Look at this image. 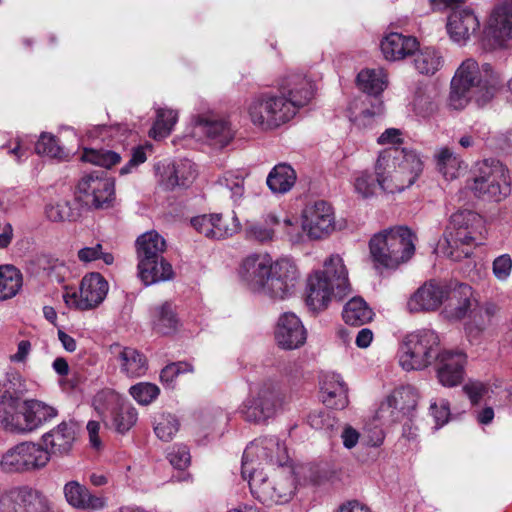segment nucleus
Segmentation results:
<instances>
[{
    "mask_svg": "<svg viewBox=\"0 0 512 512\" xmlns=\"http://www.w3.org/2000/svg\"><path fill=\"white\" fill-rule=\"evenodd\" d=\"M402 132L396 128L386 129L377 139L380 145H389L388 147H400L402 143Z\"/></svg>",
    "mask_w": 512,
    "mask_h": 512,
    "instance_id": "774afa93",
    "label": "nucleus"
},
{
    "mask_svg": "<svg viewBox=\"0 0 512 512\" xmlns=\"http://www.w3.org/2000/svg\"><path fill=\"white\" fill-rule=\"evenodd\" d=\"M438 382L447 388L460 385L465 376L467 355L461 350H441L434 360Z\"/></svg>",
    "mask_w": 512,
    "mask_h": 512,
    "instance_id": "aec40b11",
    "label": "nucleus"
},
{
    "mask_svg": "<svg viewBox=\"0 0 512 512\" xmlns=\"http://www.w3.org/2000/svg\"><path fill=\"white\" fill-rule=\"evenodd\" d=\"M155 170L163 188L172 190L179 186V180L175 174L177 170H175L173 162H160L155 166Z\"/></svg>",
    "mask_w": 512,
    "mask_h": 512,
    "instance_id": "4d7b16f0",
    "label": "nucleus"
},
{
    "mask_svg": "<svg viewBox=\"0 0 512 512\" xmlns=\"http://www.w3.org/2000/svg\"><path fill=\"white\" fill-rule=\"evenodd\" d=\"M93 406L105 427L119 434L127 433L138 419L136 408L112 389L99 391L94 396Z\"/></svg>",
    "mask_w": 512,
    "mask_h": 512,
    "instance_id": "0eeeda50",
    "label": "nucleus"
},
{
    "mask_svg": "<svg viewBox=\"0 0 512 512\" xmlns=\"http://www.w3.org/2000/svg\"><path fill=\"white\" fill-rule=\"evenodd\" d=\"M302 230L309 239H321L335 228V215L332 206L319 200L307 204L302 211Z\"/></svg>",
    "mask_w": 512,
    "mask_h": 512,
    "instance_id": "a211bd4d",
    "label": "nucleus"
},
{
    "mask_svg": "<svg viewBox=\"0 0 512 512\" xmlns=\"http://www.w3.org/2000/svg\"><path fill=\"white\" fill-rule=\"evenodd\" d=\"M512 258L509 254H502L494 259L492 271L494 276L500 280L505 281L511 274Z\"/></svg>",
    "mask_w": 512,
    "mask_h": 512,
    "instance_id": "680f3d73",
    "label": "nucleus"
},
{
    "mask_svg": "<svg viewBox=\"0 0 512 512\" xmlns=\"http://www.w3.org/2000/svg\"><path fill=\"white\" fill-rule=\"evenodd\" d=\"M114 193V182L107 172L94 170L79 180L76 197L88 207L103 208L112 202Z\"/></svg>",
    "mask_w": 512,
    "mask_h": 512,
    "instance_id": "f8f14e48",
    "label": "nucleus"
},
{
    "mask_svg": "<svg viewBox=\"0 0 512 512\" xmlns=\"http://www.w3.org/2000/svg\"><path fill=\"white\" fill-rule=\"evenodd\" d=\"M274 265L267 254H251L247 256L239 270V275L247 287L256 293H260L265 287L266 279Z\"/></svg>",
    "mask_w": 512,
    "mask_h": 512,
    "instance_id": "5701e85b",
    "label": "nucleus"
},
{
    "mask_svg": "<svg viewBox=\"0 0 512 512\" xmlns=\"http://www.w3.org/2000/svg\"><path fill=\"white\" fill-rule=\"evenodd\" d=\"M422 171L420 156L407 148L387 147L381 150L374 165L380 189L392 194L410 188Z\"/></svg>",
    "mask_w": 512,
    "mask_h": 512,
    "instance_id": "7ed1b4c3",
    "label": "nucleus"
},
{
    "mask_svg": "<svg viewBox=\"0 0 512 512\" xmlns=\"http://www.w3.org/2000/svg\"><path fill=\"white\" fill-rule=\"evenodd\" d=\"M167 458L171 465L177 469L187 468L191 461L190 452L185 445H174L168 452Z\"/></svg>",
    "mask_w": 512,
    "mask_h": 512,
    "instance_id": "bf43d9fd",
    "label": "nucleus"
},
{
    "mask_svg": "<svg viewBox=\"0 0 512 512\" xmlns=\"http://www.w3.org/2000/svg\"><path fill=\"white\" fill-rule=\"evenodd\" d=\"M342 316L347 324L361 326L372 319L373 311L363 298L353 297L344 306Z\"/></svg>",
    "mask_w": 512,
    "mask_h": 512,
    "instance_id": "58836bf2",
    "label": "nucleus"
},
{
    "mask_svg": "<svg viewBox=\"0 0 512 512\" xmlns=\"http://www.w3.org/2000/svg\"><path fill=\"white\" fill-rule=\"evenodd\" d=\"M283 229L286 236L292 243H300L303 241L304 234H306L302 230V225L299 226L298 220L296 218H287L283 222Z\"/></svg>",
    "mask_w": 512,
    "mask_h": 512,
    "instance_id": "69168bd1",
    "label": "nucleus"
},
{
    "mask_svg": "<svg viewBox=\"0 0 512 512\" xmlns=\"http://www.w3.org/2000/svg\"><path fill=\"white\" fill-rule=\"evenodd\" d=\"M173 163L175 170H177L175 174L179 180V186H188L196 176L195 165L189 160H180Z\"/></svg>",
    "mask_w": 512,
    "mask_h": 512,
    "instance_id": "052dcab7",
    "label": "nucleus"
},
{
    "mask_svg": "<svg viewBox=\"0 0 512 512\" xmlns=\"http://www.w3.org/2000/svg\"><path fill=\"white\" fill-rule=\"evenodd\" d=\"M279 224L276 215L269 213L262 221H248L244 227L246 239L258 243H267L274 238V227Z\"/></svg>",
    "mask_w": 512,
    "mask_h": 512,
    "instance_id": "e433bc0d",
    "label": "nucleus"
},
{
    "mask_svg": "<svg viewBox=\"0 0 512 512\" xmlns=\"http://www.w3.org/2000/svg\"><path fill=\"white\" fill-rule=\"evenodd\" d=\"M78 258L81 262H92L102 260L106 265L114 263V256L111 252L104 250L102 244L97 243L91 247H84L78 251Z\"/></svg>",
    "mask_w": 512,
    "mask_h": 512,
    "instance_id": "5fc2aeb1",
    "label": "nucleus"
},
{
    "mask_svg": "<svg viewBox=\"0 0 512 512\" xmlns=\"http://www.w3.org/2000/svg\"><path fill=\"white\" fill-rule=\"evenodd\" d=\"M512 40V2L504 0L494 7L483 31L486 49L506 48Z\"/></svg>",
    "mask_w": 512,
    "mask_h": 512,
    "instance_id": "4468645a",
    "label": "nucleus"
},
{
    "mask_svg": "<svg viewBox=\"0 0 512 512\" xmlns=\"http://www.w3.org/2000/svg\"><path fill=\"white\" fill-rule=\"evenodd\" d=\"M48 462L49 452L43 446L22 442L7 450L0 464L6 472H31L44 468Z\"/></svg>",
    "mask_w": 512,
    "mask_h": 512,
    "instance_id": "9d476101",
    "label": "nucleus"
},
{
    "mask_svg": "<svg viewBox=\"0 0 512 512\" xmlns=\"http://www.w3.org/2000/svg\"><path fill=\"white\" fill-rule=\"evenodd\" d=\"M439 93L434 86L418 89L413 100V110L422 118L432 117L439 108Z\"/></svg>",
    "mask_w": 512,
    "mask_h": 512,
    "instance_id": "4c0bfd02",
    "label": "nucleus"
},
{
    "mask_svg": "<svg viewBox=\"0 0 512 512\" xmlns=\"http://www.w3.org/2000/svg\"><path fill=\"white\" fill-rule=\"evenodd\" d=\"M468 187L478 198L499 202L511 193L508 170L499 160L486 159Z\"/></svg>",
    "mask_w": 512,
    "mask_h": 512,
    "instance_id": "6e6552de",
    "label": "nucleus"
},
{
    "mask_svg": "<svg viewBox=\"0 0 512 512\" xmlns=\"http://www.w3.org/2000/svg\"><path fill=\"white\" fill-rule=\"evenodd\" d=\"M75 439L76 425L72 421H63L42 436L44 449L49 452V459L51 456L68 455L72 450Z\"/></svg>",
    "mask_w": 512,
    "mask_h": 512,
    "instance_id": "bb28decb",
    "label": "nucleus"
},
{
    "mask_svg": "<svg viewBox=\"0 0 512 512\" xmlns=\"http://www.w3.org/2000/svg\"><path fill=\"white\" fill-rule=\"evenodd\" d=\"M473 291L470 285L459 283L449 288L446 312L452 319H462L468 315L473 305Z\"/></svg>",
    "mask_w": 512,
    "mask_h": 512,
    "instance_id": "2f4dec72",
    "label": "nucleus"
},
{
    "mask_svg": "<svg viewBox=\"0 0 512 512\" xmlns=\"http://www.w3.org/2000/svg\"><path fill=\"white\" fill-rule=\"evenodd\" d=\"M49 499L29 486L10 489L0 496V512H50Z\"/></svg>",
    "mask_w": 512,
    "mask_h": 512,
    "instance_id": "dca6fc26",
    "label": "nucleus"
},
{
    "mask_svg": "<svg viewBox=\"0 0 512 512\" xmlns=\"http://www.w3.org/2000/svg\"><path fill=\"white\" fill-rule=\"evenodd\" d=\"M388 241L390 242L389 229H385L375 234L369 242L370 254L377 266L388 268L390 247L384 244Z\"/></svg>",
    "mask_w": 512,
    "mask_h": 512,
    "instance_id": "a18cd8bd",
    "label": "nucleus"
},
{
    "mask_svg": "<svg viewBox=\"0 0 512 512\" xmlns=\"http://www.w3.org/2000/svg\"><path fill=\"white\" fill-rule=\"evenodd\" d=\"M178 119L177 112L171 109H158L157 119L150 134L156 138L168 136Z\"/></svg>",
    "mask_w": 512,
    "mask_h": 512,
    "instance_id": "de8ad7c7",
    "label": "nucleus"
},
{
    "mask_svg": "<svg viewBox=\"0 0 512 512\" xmlns=\"http://www.w3.org/2000/svg\"><path fill=\"white\" fill-rule=\"evenodd\" d=\"M25 401L11 382L4 383L0 389V429L13 434H24L25 431Z\"/></svg>",
    "mask_w": 512,
    "mask_h": 512,
    "instance_id": "f3484780",
    "label": "nucleus"
},
{
    "mask_svg": "<svg viewBox=\"0 0 512 512\" xmlns=\"http://www.w3.org/2000/svg\"><path fill=\"white\" fill-rule=\"evenodd\" d=\"M264 468L253 466L251 471H246V467H242L241 473L244 479L248 480L250 491L253 496L264 504H271L274 495V481L269 480L264 473Z\"/></svg>",
    "mask_w": 512,
    "mask_h": 512,
    "instance_id": "72a5a7b5",
    "label": "nucleus"
},
{
    "mask_svg": "<svg viewBox=\"0 0 512 512\" xmlns=\"http://www.w3.org/2000/svg\"><path fill=\"white\" fill-rule=\"evenodd\" d=\"M165 250V239L154 230L137 238L138 275L146 286L173 279L172 265L163 257Z\"/></svg>",
    "mask_w": 512,
    "mask_h": 512,
    "instance_id": "39448f33",
    "label": "nucleus"
},
{
    "mask_svg": "<svg viewBox=\"0 0 512 512\" xmlns=\"http://www.w3.org/2000/svg\"><path fill=\"white\" fill-rule=\"evenodd\" d=\"M354 189L357 194L365 199L376 195L377 190L380 189L377 176L374 177L368 172H362L355 178Z\"/></svg>",
    "mask_w": 512,
    "mask_h": 512,
    "instance_id": "6e6d98bb",
    "label": "nucleus"
},
{
    "mask_svg": "<svg viewBox=\"0 0 512 512\" xmlns=\"http://www.w3.org/2000/svg\"><path fill=\"white\" fill-rule=\"evenodd\" d=\"M348 389L340 375L328 373L321 380L322 402L332 409L342 410L349 404Z\"/></svg>",
    "mask_w": 512,
    "mask_h": 512,
    "instance_id": "c756f323",
    "label": "nucleus"
},
{
    "mask_svg": "<svg viewBox=\"0 0 512 512\" xmlns=\"http://www.w3.org/2000/svg\"><path fill=\"white\" fill-rule=\"evenodd\" d=\"M274 495L271 499V504H282L290 500L292 496V485L289 478H283L278 481H274Z\"/></svg>",
    "mask_w": 512,
    "mask_h": 512,
    "instance_id": "0e129e2a",
    "label": "nucleus"
},
{
    "mask_svg": "<svg viewBox=\"0 0 512 512\" xmlns=\"http://www.w3.org/2000/svg\"><path fill=\"white\" fill-rule=\"evenodd\" d=\"M67 503L78 510L99 511L106 507V498L93 494L85 485L72 480L63 487Z\"/></svg>",
    "mask_w": 512,
    "mask_h": 512,
    "instance_id": "cd10ccee",
    "label": "nucleus"
},
{
    "mask_svg": "<svg viewBox=\"0 0 512 512\" xmlns=\"http://www.w3.org/2000/svg\"><path fill=\"white\" fill-rule=\"evenodd\" d=\"M81 159L94 165L110 168L120 162V155L108 150L84 149Z\"/></svg>",
    "mask_w": 512,
    "mask_h": 512,
    "instance_id": "8fccbe9b",
    "label": "nucleus"
},
{
    "mask_svg": "<svg viewBox=\"0 0 512 512\" xmlns=\"http://www.w3.org/2000/svg\"><path fill=\"white\" fill-rule=\"evenodd\" d=\"M442 56L433 48H425L416 54L414 66L416 70L424 75L435 74L442 66Z\"/></svg>",
    "mask_w": 512,
    "mask_h": 512,
    "instance_id": "c03bdc74",
    "label": "nucleus"
},
{
    "mask_svg": "<svg viewBox=\"0 0 512 512\" xmlns=\"http://www.w3.org/2000/svg\"><path fill=\"white\" fill-rule=\"evenodd\" d=\"M448 297L449 287L431 280L425 282L411 295L407 309L411 313L436 311Z\"/></svg>",
    "mask_w": 512,
    "mask_h": 512,
    "instance_id": "412c9836",
    "label": "nucleus"
},
{
    "mask_svg": "<svg viewBox=\"0 0 512 512\" xmlns=\"http://www.w3.org/2000/svg\"><path fill=\"white\" fill-rule=\"evenodd\" d=\"M480 29V22L474 11L457 5L448 16L447 31L451 40L465 45Z\"/></svg>",
    "mask_w": 512,
    "mask_h": 512,
    "instance_id": "4be33fe9",
    "label": "nucleus"
},
{
    "mask_svg": "<svg viewBox=\"0 0 512 512\" xmlns=\"http://www.w3.org/2000/svg\"><path fill=\"white\" fill-rule=\"evenodd\" d=\"M191 224L196 231L203 234L205 237L212 239V214L196 216L192 218Z\"/></svg>",
    "mask_w": 512,
    "mask_h": 512,
    "instance_id": "338daca9",
    "label": "nucleus"
},
{
    "mask_svg": "<svg viewBox=\"0 0 512 512\" xmlns=\"http://www.w3.org/2000/svg\"><path fill=\"white\" fill-rule=\"evenodd\" d=\"M477 214L472 211H458L451 215L450 226L446 234V254L454 261H460L472 254L468 248L474 240L471 223L477 219Z\"/></svg>",
    "mask_w": 512,
    "mask_h": 512,
    "instance_id": "9b49d317",
    "label": "nucleus"
},
{
    "mask_svg": "<svg viewBox=\"0 0 512 512\" xmlns=\"http://www.w3.org/2000/svg\"><path fill=\"white\" fill-rule=\"evenodd\" d=\"M57 416V410L39 400L25 401V431L31 432Z\"/></svg>",
    "mask_w": 512,
    "mask_h": 512,
    "instance_id": "f704fd0d",
    "label": "nucleus"
},
{
    "mask_svg": "<svg viewBox=\"0 0 512 512\" xmlns=\"http://www.w3.org/2000/svg\"><path fill=\"white\" fill-rule=\"evenodd\" d=\"M111 360L119 367L120 372L129 378H138L146 374L148 362L146 356L133 347L119 343L110 345Z\"/></svg>",
    "mask_w": 512,
    "mask_h": 512,
    "instance_id": "b1692460",
    "label": "nucleus"
},
{
    "mask_svg": "<svg viewBox=\"0 0 512 512\" xmlns=\"http://www.w3.org/2000/svg\"><path fill=\"white\" fill-rule=\"evenodd\" d=\"M284 401L279 382L267 379L262 383L257 396L244 402L241 413L248 422L262 423L273 417Z\"/></svg>",
    "mask_w": 512,
    "mask_h": 512,
    "instance_id": "1a4fd4ad",
    "label": "nucleus"
},
{
    "mask_svg": "<svg viewBox=\"0 0 512 512\" xmlns=\"http://www.w3.org/2000/svg\"><path fill=\"white\" fill-rule=\"evenodd\" d=\"M502 82V75L490 64L485 63L480 68L474 59L468 58L461 63L451 80L448 105L462 110L474 99L479 106H483L495 96Z\"/></svg>",
    "mask_w": 512,
    "mask_h": 512,
    "instance_id": "f03ea898",
    "label": "nucleus"
},
{
    "mask_svg": "<svg viewBox=\"0 0 512 512\" xmlns=\"http://www.w3.org/2000/svg\"><path fill=\"white\" fill-rule=\"evenodd\" d=\"M430 413L436 422V427H442L445 423L448 422L450 417L449 402L445 399H440L438 402H432L430 404Z\"/></svg>",
    "mask_w": 512,
    "mask_h": 512,
    "instance_id": "e2e57ef3",
    "label": "nucleus"
},
{
    "mask_svg": "<svg viewBox=\"0 0 512 512\" xmlns=\"http://www.w3.org/2000/svg\"><path fill=\"white\" fill-rule=\"evenodd\" d=\"M440 338L432 329H419L403 337L398 362L404 371H421L433 364L440 352Z\"/></svg>",
    "mask_w": 512,
    "mask_h": 512,
    "instance_id": "423d86ee",
    "label": "nucleus"
},
{
    "mask_svg": "<svg viewBox=\"0 0 512 512\" xmlns=\"http://www.w3.org/2000/svg\"><path fill=\"white\" fill-rule=\"evenodd\" d=\"M109 285L105 278L97 272L83 277L79 294H65L64 301L68 306L79 310H89L100 305L108 293Z\"/></svg>",
    "mask_w": 512,
    "mask_h": 512,
    "instance_id": "6ab92c4d",
    "label": "nucleus"
},
{
    "mask_svg": "<svg viewBox=\"0 0 512 512\" xmlns=\"http://www.w3.org/2000/svg\"><path fill=\"white\" fill-rule=\"evenodd\" d=\"M179 427L180 424L176 416L163 413L155 420L154 432L160 440L169 442L176 435Z\"/></svg>",
    "mask_w": 512,
    "mask_h": 512,
    "instance_id": "09e8293b",
    "label": "nucleus"
},
{
    "mask_svg": "<svg viewBox=\"0 0 512 512\" xmlns=\"http://www.w3.org/2000/svg\"><path fill=\"white\" fill-rule=\"evenodd\" d=\"M46 216L53 222L71 221L74 218V212L71 204L66 199H59L46 205Z\"/></svg>",
    "mask_w": 512,
    "mask_h": 512,
    "instance_id": "603ef678",
    "label": "nucleus"
},
{
    "mask_svg": "<svg viewBox=\"0 0 512 512\" xmlns=\"http://www.w3.org/2000/svg\"><path fill=\"white\" fill-rule=\"evenodd\" d=\"M434 157L437 169L446 179H454L457 177L458 170L462 164L458 155L448 147H442L435 153Z\"/></svg>",
    "mask_w": 512,
    "mask_h": 512,
    "instance_id": "37998d69",
    "label": "nucleus"
},
{
    "mask_svg": "<svg viewBox=\"0 0 512 512\" xmlns=\"http://www.w3.org/2000/svg\"><path fill=\"white\" fill-rule=\"evenodd\" d=\"M412 395V390L410 388H399L395 389L384 402L381 403L380 408L377 412L378 419H385L386 413H389V417L391 420L397 418V415L400 411L404 410L406 407L402 403V400L405 397Z\"/></svg>",
    "mask_w": 512,
    "mask_h": 512,
    "instance_id": "79ce46f5",
    "label": "nucleus"
},
{
    "mask_svg": "<svg viewBox=\"0 0 512 512\" xmlns=\"http://www.w3.org/2000/svg\"><path fill=\"white\" fill-rule=\"evenodd\" d=\"M129 393L140 405H149L158 397L160 389L155 384L140 382L131 386Z\"/></svg>",
    "mask_w": 512,
    "mask_h": 512,
    "instance_id": "3c124183",
    "label": "nucleus"
},
{
    "mask_svg": "<svg viewBox=\"0 0 512 512\" xmlns=\"http://www.w3.org/2000/svg\"><path fill=\"white\" fill-rule=\"evenodd\" d=\"M192 371V365L187 362L179 361L175 363H170L161 370L160 380L164 385L172 387L178 375Z\"/></svg>",
    "mask_w": 512,
    "mask_h": 512,
    "instance_id": "13d9d810",
    "label": "nucleus"
},
{
    "mask_svg": "<svg viewBox=\"0 0 512 512\" xmlns=\"http://www.w3.org/2000/svg\"><path fill=\"white\" fill-rule=\"evenodd\" d=\"M22 287V274L12 265L0 266V301L14 297Z\"/></svg>",
    "mask_w": 512,
    "mask_h": 512,
    "instance_id": "a19ab883",
    "label": "nucleus"
},
{
    "mask_svg": "<svg viewBox=\"0 0 512 512\" xmlns=\"http://www.w3.org/2000/svg\"><path fill=\"white\" fill-rule=\"evenodd\" d=\"M357 85L363 92L376 96L387 86V75L383 69H365L359 72Z\"/></svg>",
    "mask_w": 512,
    "mask_h": 512,
    "instance_id": "ea45409f",
    "label": "nucleus"
},
{
    "mask_svg": "<svg viewBox=\"0 0 512 512\" xmlns=\"http://www.w3.org/2000/svg\"><path fill=\"white\" fill-rule=\"evenodd\" d=\"M313 96L312 82L301 75H292L281 85L280 91H264L251 97L247 113L256 127L274 130L289 122Z\"/></svg>",
    "mask_w": 512,
    "mask_h": 512,
    "instance_id": "f257e3e1",
    "label": "nucleus"
},
{
    "mask_svg": "<svg viewBox=\"0 0 512 512\" xmlns=\"http://www.w3.org/2000/svg\"><path fill=\"white\" fill-rule=\"evenodd\" d=\"M287 450L276 436H264L252 441L244 450L242 467L251 471L253 466L283 465L287 460Z\"/></svg>",
    "mask_w": 512,
    "mask_h": 512,
    "instance_id": "ddd939ff",
    "label": "nucleus"
},
{
    "mask_svg": "<svg viewBox=\"0 0 512 512\" xmlns=\"http://www.w3.org/2000/svg\"><path fill=\"white\" fill-rule=\"evenodd\" d=\"M389 234L390 242L384 243L390 247L388 269H395L413 256L415 252V235L405 226L389 228Z\"/></svg>",
    "mask_w": 512,
    "mask_h": 512,
    "instance_id": "393cba45",
    "label": "nucleus"
},
{
    "mask_svg": "<svg viewBox=\"0 0 512 512\" xmlns=\"http://www.w3.org/2000/svg\"><path fill=\"white\" fill-rule=\"evenodd\" d=\"M205 134L208 139L225 146L232 139V131L229 124L224 120L208 118L205 115L198 116L195 121L194 136Z\"/></svg>",
    "mask_w": 512,
    "mask_h": 512,
    "instance_id": "473e14b6",
    "label": "nucleus"
},
{
    "mask_svg": "<svg viewBox=\"0 0 512 512\" xmlns=\"http://www.w3.org/2000/svg\"><path fill=\"white\" fill-rule=\"evenodd\" d=\"M150 323L154 332L161 335L175 333L180 320L171 302H164L150 308Z\"/></svg>",
    "mask_w": 512,
    "mask_h": 512,
    "instance_id": "7c9ffc66",
    "label": "nucleus"
},
{
    "mask_svg": "<svg viewBox=\"0 0 512 512\" xmlns=\"http://www.w3.org/2000/svg\"><path fill=\"white\" fill-rule=\"evenodd\" d=\"M296 179V172L291 165L279 163L269 172L266 183L273 193L285 194L295 185Z\"/></svg>",
    "mask_w": 512,
    "mask_h": 512,
    "instance_id": "c9c22d12",
    "label": "nucleus"
},
{
    "mask_svg": "<svg viewBox=\"0 0 512 512\" xmlns=\"http://www.w3.org/2000/svg\"><path fill=\"white\" fill-rule=\"evenodd\" d=\"M35 152L50 158H62L64 151L58 140L51 134L42 133L35 144Z\"/></svg>",
    "mask_w": 512,
    "mask_h": 512,
    "instance_id": "864d4df0",
    "label": "nucleus"
},
{
    "mask_svg": "<svg viewBox=\"0 0 512 512\" xmlns=\"http://www.w3.org/2000/svg\"><path fill=\"white\" fill-rule=\"evenodd\" d=\"M212 239L220 240L231 237L240 229L238 218L233 215L224 219L221 214H212Z\"/></svg>",
    "mask_w": 512,
    "mask_h": 512,
    "instance_id": "49530a36",
    "label": "nucleus"
},
{
    "mask_svg": "<svg viewBox=\"0 0 512 512\" xmlns=\"http://www.w3.org/2000/svg\"><path fill=\"white\" fill-rule=\"evenodd\" d=\"M418 46L419 43L415 37L397 32L387 34L380 43L382 54L389 61H398L412 55Z\"/></svg>",
    "mask_w": 512,
    "mask_h": 512,
    "instance_id": "c85d7f7f",
    "label": "nucleus"
},
{
    "mask_svg": "<svg viewBox=\"0 0 512 512\" xmlns=\"http://www.w3.org/2000/svg\"><path fill=\"white\" fill-rule=\"evenodd\" d=\"M307 332L301 320L294 313H284L277 322L275 339L286 350L301 347L306 342Z\"/></svg>",
    "mask_w": 512,
    "mask_h": 512,
    "instance_id": "a878e982",
    "label": "nucleus"
},
{
    "mask_svg": "<svg viewBox=\"0 0 512 512\" xmlns=\"http://www.w3.org/2000/svg\"><path fill=\"white\" fill-rule=\"evenodd\" d=\"M351 291L348 271L339 255H331L324 269L308 278L307 306L317 312L327 308L333 298L341 300Z\"/></svg>",
    "mask_w": 512,
    "mask_h": 512,
    "instance_id": "20e7f679",
    "label": "nucleus"
},
{
    "mask_svg": "<svg viewBox=\"0 0 512 512\" xmlns=\"http://www.w3.org/2000/svg\"><path fill=\"white\" fill-rule=\"evenodd\" d=\"M298 278L299 273L294 262L288 258L278 259L274 262L260 294L284 300L294 293Z\"/></svg>",
    "mask_w": 512,
    "mask_h": 512,
    "instance_id": "2eb2a0df",
    "label": "nucleus"
}]
</instances>
